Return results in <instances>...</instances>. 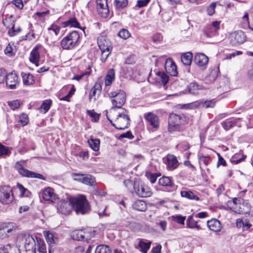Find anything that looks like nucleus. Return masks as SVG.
Instances as JSON below:
<instances>
[{
    "instance_id": "nucleus-1",
    "label": "nucleus",
    "mask_w": 253,
    "mask_h": 253,
    "mask_svg": "<svg viewBox=\"0 0 253 253\" xmlns=\"http://www.w3.org/2000/svg\"><path fill=\"white\" fill-rule=\"evenodd\" d=\"M71 201L73 209H75L77 214H84L89 211V203L84 196L82 195L78 197H71Z\"/></svg>"
},
{
    "instance_id": "nucleus-2",
    "label": "nucleus",
    "mask_w": 253,
    "mask_h": 253,
    "mask_svg": "<svg viewBox=\"0 0 253 253\" xmlns=\"http://www.w3.org/2000/svg\"><path fill=\"white\" fill-rule=\"evenodd\" d=\"M185 121L186 117L183 114H170L169 119V131L170 132L182 131L183 128L181 125L185 123Z\"/></svg>"
},
{
    "instance_id": "nucleus-3",
    "label": "nucleus",
    "mask_w": 253,
    "mask_h": 253,
    "mask_svg": "<svg viewBox=\"0 0 253 253\" xmlns=\"http://www.w3.org/2000/svg\"><path fill=\"white\" fill-rule=\"evenodd\" d=\"M79 38V33L77 31H74L70 33L61 40V46L64 49H72L78 44Z\"/></svg>"
},
{
    "instance_id": "nucleus-4",
    "label": "nucleus",
    "mask_w": 253,
    "mask_h": 253,
    "mask_svg": "<svg viewBox=\"0 0 253 253\" xmlns=\"http://www.w3.org/2000/svg\"><path fill=\"white\" fill-rule=\"evenodd\" d=\"M14 200L12 189L8 185L0 186V203L3 205H9Z\"/></svg>"
},
{
    "instance_id": "nucleus-5",
    "label": "nucleus",
    "mask_w": 253,
    "mask_h": 253,
    "mask_svg": "<svg viewBox=\"0 0 253 253\" xmlns=\"http://www.w3.org/2000/svg\"><path fill=\"white\" fill-rule=\"evenodd\" d=\"M127 183L130 185H133L134 192L139 197H150L152 194L149 189L142 183H140L137 181H134L133 183L129 180L124 181L125 184Z\"/></svg>"
},
{
    "instance_id": "nucleus-6",
    "label": "nucleus",
    "mask_w": 253,
    "mask_h": 253,
    "mask_svg": "<svg viewBox=\"0 0 253 253\" xmlns=\"http://www.w3.org/2000/svg\"><path fill=\"white\" fill-rule=\"evenodd\" d=\"M36 240L32 236L28 235L24 239V244L19 247L20 253H35Z\"/></svg>"
},
{
    "instance_id": "nucleus-7",
    "label": "nucleus",
    "mask_w": 253,
    "mask_h": 253,
    "mask_svg": "<svg viewBox=\"0 0 253 253\" xmlns=\"http://www.w3.org/2000/svg\"><path fill=\"white\" fill-rule=\"evenodd\" d=\"M129 121V118L127 110L123 109L122 111L117 116L114 126L118 129H125L128 127Z\"/></svg>"
},
{
    "instance_id": "nucleus-8",
    "label": "nucleus",
    "mask_w": 253,
    "mask_h": 253,
    "mask_svg": "<svg viewBox=\"0 0 253 253\" xmlns=\"http://www.w3.org/2000/svg\"><path fill=\"white\" fill-rule=\"evenodd\" d=\"M72 203L71 197L60 200L56 205L57 211L62 214H69L73 210Z\"/></svg>"
},
{
    "instance_id": "nucleus-9",
    "label": "nucleus",
    "mask_w": 253,
    "mask_h": 253,
    "mask_svg": "<svg viewBox=\"0 0 253 253\" xmlns=\"http://www.w3.org/2000/svg\"><path fill=\"white\" fill-rule=\"evenodd\" d=\"M15 169L18 171L19 173L23 176L29 178H37L42 180L45 179V177L42 175L25 169L18 162L15 163Z\"/></svg>"
},
{
    "instance_id": "nucleus-10",
    "label": "nucleus",
    "mask_w": 253,
    "mask_h": 253,
    "mask_svg": "<svg viewBox=\"0 0 253 253\" xmlns=\"http://www.w3.org/2000/svg\"><path fill=\"white\" fill-rule=\"evenodd\" d=\"M229 38L230 42L232 45L237 46L243 43L245 41L246 36L243 31L238 30L232 33Z\"/></svg>"
},
{
    "instance_id": "nucleus-11",
    "label": "nucleus",
    "mask_w": 253,
    "mask_h": 253,
    "mask_svg": "<svg viewBox=\"0 0 253 253\" xmlns=\"http://www.w3.org/2000/svg\"><path fill=\"white\" fill-rule=\"evenodd\" d=\"M96 2L98 14L102 17H107L109 13L107 0H96Z\"/></svg>"
},
{
    "instance_id": "nucleus-12",
    "label": "nucleus",
    "mask_w": 253,
    "mask_h": 253,
    "mask_svg": "<svg viewBox=\"0 0 253 253\" xmlns=\"http://www.w3.org/2000/svg\"><path fill=\"white\" fill-rule=\"evenodd\" d=\"M144 118L153 128L158 129L159 127V118L156 114L152 112L146 113L144 114Z\"/></svg>"
},
{
    "instance_id": "nucleus-13",
    "label": "nucleus",
    "mask_w": 253,
    "mask_h": 253,
    "mask_svg": "<svg viewBox=\"0 0 253 253\" xmlns=\"http://www.w3.org/2000/svg\"><path fill=\"white\" fill-rule=\"evenodd\" d=\"M125 102L126 93L120 90L116 97L112 100V103L114 106L112 109L115 110L116 108H121Z\"/></svg>"
},
{
    "instance_id": "nucleus-14",
    "label": "nucleus",
    "mask_w": 253,
    "mask_h": 253,
    "mask_svg": "<svg viewBox=\"0 0 253 253\" xmlns=\"http://www.w3.org/2000/svg\"><path fill=\"white\" fill-rule=\"evenodd\" d=\"M5 81L6 85L10 89H14L18 83V77L14 72H11L7 74V78Z\"/></svg>"
},
{
    "instance_id": "nucleus-15",
    "label": "nucleus",
    "mask_w": 253,
    "mask_h": 253,
    "mask_svg": "<svg viewBox=\"0 0 253 253\" xmlns=\"http://www.w3.org/2000/svg\"><path fill=\"white\" fill-rule=\"evenodd\" d=\"M2 228L4 229L5 234L7 236V238L14 235L17 231V226L16 223L14 222H2Z\"/></svg>"
},
{
    "instance_id": "nucleus-16",
    "label": "nucleus",
    "mask_w": 253,
    "mask_h": 253,
    "mask_svg": "<svg viewBox=\"0 0 253 253\" xmlns=\"http://www.w3.org/2000/svg\"><path fill=\"white\" fill-rule=\"evenodd\" d=\"M97 44L100 50H112L111 42L104 36H101L98 38Z\"/></svg>"
},
{
    "instance_id": "nucleus-17",
    "label": "nucleus",
    "mask_w": 253,
    "mask_h": 253,
    "mask_svg": "<svg viewBox=\"0 0 253 253\" xmlns=\"http://www.w3.org/2000/svg\"><path fill=\"white\" fill-rule=\"evenodd\" d=\"M219 29V22L213 21L212 24L209 25L206 30H205V35L208 38H211L216 34L217 30Z\"/></svg>"
},
{
    "instance_id": "nucleus-18",
    "label": "nucleus",
    "mask_w": 253,
    "mask_h": 253,
    "mask_svg": "<svg viewBox=\"0 0 253 253\" xmlns=\"http://www.w3.org/2000/svg\"><path fill=\"white\" fill-rule=\"evenodd\" d=\"M42 198L45 201H49L53 202L56 197L54 194L53 189L50 187L45 188L42 193Z\"/></svg>"
},
{
    "instance_id": "nucleus-19",
    "label": "nucleus",
    "mask_w": 253,
    "mask_h": 253,
    "mask_svg": "<svg viewBox=\"0 0 253 253\" xmlns=\"http://www.w3.org/2000/svg\"><path fill=\"white\" fill-rule=\"evenodd\" d=\"M209 61V58L203 53H198L194 57V62L199 66H204Z\"/></svg>"
},
{
    "instance_id": "nucleus-20",
    "label": "nucleus",
    "mask_w": 253,
    "mask_h": 253,
    "mask_svg": "<svg viewBox=\"0 0 253 253\" xmlns=\"http://www.w3.org/2000/svg\"><path fill=\"white\" fill-rule=\"evenodd\" d=\"M207 226L209 229L214 232H218L221 229L220 221L216 219H212L207 221Z\"/></svg>"
},
{
    "instance_id": "nucleus-21",
    "label": "nucleus",
    "mask_w": 253,
    "mask_h": 253,
    "mask_svg": "<svg viewBox=\"0 0 253 253\" xmlns=\"http://www.w3.org/2000/svg\"><path fill=\"white\" fill-rule=\"evenodd\" d=\"M87 234L84 230H76L72 232V237L74 240L77 241L83 240L85 238L87 240L88 237L87 236Z\"/></svg>"
},
{
    "instance_id": "nucleus-22",
    "label": "nucleus",
    "mask_w": 253,
    "mask_h": 253,
    "mask_svg": "<svg viewBox=\"0 0 253 253\" xmlns=\"http://www.w3.org/2000/svg\"><path fill=\"white\" fill-rule=\"evenodd\" d=\"M159 184L162 186L169 187L172 188V190H175L177 186L174 185L171 181V179L167 176H163L159 180Z\"/></svg>"
},
{
    "instance_id": "nucleus-23",
    "label": "nucleus",
    "mask_w": 253,
    "mask_h": 253,
    "mask_svg": "<svg viewBox=\"0 0 253 253\" xmlns=\"http://www.w3.org/2000/svg\"><path fill=\"white\" fill-rule=\"evenodd\" d=\"M21 75L22 78L23 84L25 85H29L33 84L35 83L34 76L29 73L22 72Z\"/></svg>"
},
{
    "instance_id": "nucleus-24",
    "label": "nucleus",
    "mask_w": 253,
    "mask_h": 253,
    "mask_svg": "<svg viewBox=\"0 0 253 253\" xmlns=\"http://www.w3.org/2000/svg\"><path fill=\"white\" fill-rule=\"evenodd\" d=\"M95 253H112V251L109 246L100 245L96 247ZM114 253H122V252L116 249L114 251Z\"/></svg>"
},
{
    "instance_id": "nucleus-25",
    "label": "nucleus",
    "mask_w": 253,
    "mask_h": 253,
    "mask_svg": "<svg viewBox=\"0 0 253 253\" xmlns=\"http://www.w3.org/2000/svg\"><path fill=\"white\" fill-rule=\"evenodd\" d=\"M240 120V118H236L234 119H228L221 123V126L223 128L228 130L235 126L237 121Z\"/></svg>"
},
{
    "instance_id": "nucleus-26",
    "label": "nucleus",
    "mask_w": 253,
    "mask_h": 253,
    "mask_svg": "<svg viewBox=\"0 0 253 253\" xmlns=\"http://www.w3.org/2000/svg\"><path fill=\"white\" fill-rule=\"evenodd\" d=\"M115 80V70L114 69H109L105 76V84L106 86H109Z\"/></svg>"
},
{
    "instance_id": "nucleus-27",
    "label": "nucleus",
    "mask_w": 253,
    "mask_h": 253,
    "mask_svg": "<svg viewBox=\"0 0 253 253\" xmlns=\"http://www.w3.org/2000/svg\"><path fill=\"white\" fill-rule=\"evenodd\" d=\"M39 48L37 46L35 47L30 53L29 60L32 63H36L39 61L40 54L39 52Z\"/></svg>"
},
{
    "instance_id": "nucleus-28",
    "label": "nucleus",
    "mask_w": 253,
    "mask_h": 253,
    "mask_svg": "<svg viewBox=\"0 0 253 253\" xmlns=\"http://www.w3.org/2000/svg\"><path fill=\"white\" fill-rule=\"evenodd\" d=\"M132 207L135 210L143 211L147 209L146 203L142 200H137L132 204Z\"/></svg>"
},
{
    "instance_id": "nucleus-29",
    "label": "nucleus",
    "mask_w": 253,
    "mask_h": 253,
    "mask_svg": "<svg viewBox=\"0 0 253 253\" xmlns=\"http://www.w3.org/2000/svg\"><path fill=\"white\" fill-rule=\"evenodd\" d=\"M193 58V54L191 52L183 53L181 56V59L183 64L190 65L191 64Z\"/></svg>"
},
{
    "instance_id": "nucleus-30",
    "label": "nucleus",
    "mask_w": 253,
    "mask_h": 253,
    "mask_svg": "<svg viewBox=\"0 0 253 253\" xmlns=\"http://www.w3.org/2000/svg\"><path fill=\"white\" fill-rule=\"evenodd\" d=\"M181 197L188 199L189 200L199 201V197L195 195L191 191H182L180 192Z\"/></svg>"
},
{
    "instance_id": "nucleus-31",
    "label": "nucleus",
    "mask_w": 253,
    "mask_h": 253,
    "mask_svg": "<svg viewBox=\"0 0 253 253\" xmlns=\"http://www.w3.org/2000/svg\"><path fill=\"white\" fill-rule=\"evenodd\" d=\"M152 244L151 241H148L145 242L142 240H140L138 246L140 248V251L143 253H147L148 251L149 250Z\"/></svg>"
},
{
    "instance_id": "nucleus-32",
    "label": "nucleus",
    "mask_w": 253,
    "mask_h": 253,
    "mask_svg": "<svg viewBox=\"0 0 253 253\" xmlns=\"http://www.w3.org/2000/svg\"><path fill=\"white\" fill-rule=\"evenodd\" d=\"M168 167L171 169H176L178 165V162L176 158L173 155H168L167 158Z\"/></svg>"
},
{
    "instance_id": "nucleus-33",
    "label": "nucleus",
    "mask_w": 253,
    "mask_h": 253,
    "mask_svg": "<svg viewBox=\"0 0 253 253\" xmlns=\"http://www.w3.org/2000/svg\"><path fill=\"white\" fill-rule=\"evenodd\" d=\"M36 243L38 246V250L40 253H46V248L44 241L40 238L35 237Z\"/></svg>"
},
{
    "instance_id": "nucleus-34",
    "label": "nucleus",
    "mask_w": 253,
    "mask_h": 253,
    "mask_svg": "<svg viewBox=\"0 0 253 253\" xmlns=\"http://www.w3.org/2000/svg\"><path fill=\"white\" fill-rule=\"evenodd\" d=\"M44 236L49 244H55L57 238L55 236V234L49 231H43Z\"/></svg>"
},
{
    "instance_id": "nucleus-35",
    "label": "nucleus",
    "mask_w": 253,
    "mask_h": 253,
    "mask_svg": "<svg viewBox=\"0 0 253 253\" xmlns=\"http://www.w3.org/2000/svg\"><path fill=\"white\" fill-rule=\"evenodd\" d=\"M64 27H70L81 29L80 23L75 18H71L64 23Z\"/></svg>"
},
{
    "instance_id": "nucleus-36",
    "label": "nucleus",
    "mask_w": 253,
    "mask_h": 253,
    "mask_svg": "<svg viewBox=\"0 0 253 253\" xmlns=\"http://www.w3.org/2000/svg\"><path fill=\"white\" fill-rule=\"evenodd\" d=\"M187 226L190 228H196L197 230H199L202 228L198 224V222L194 220L192 216H189L187 220Z\"/></svg>"
},
{
    "instance_id": "nucleus-37",
    "label": "nucleus",
    "mask_w": 253,
    "mask_h": 253,
    "mask_svg": "<svg viewBox=\"0 0 253 253\" xmlns=\"http://www.w3.org/2000/svg\"><path fill=\"white\" fill-rule=\"evenodd\" d=\"M90 147L94 151H97L99 149L100 140L99 139L90 138L88 140Z\"/></svg>"
},
{
    "instance_id": "nucleus-38",
    "label": "nucleus",
    "mask_w": 253,
    "mask_h": 253,
    "mask_svg": "<svg viewBox=\"0 0 253 253\" xmlns=\"http://www.w3.org/2000/svg\"><path fill=\"white\" fill-rule=\"evenodd\" d=\"M95 182V178L90 174H85L82 183L89 186H93Z\"/></svg>"
},
{
    "instance_id": "nucleus-39",
    "label": "nucleus",
    "mask_w": 253,
    "mask_h": 253,
    "mask_svg": "<svg viewBox=\"0 0 253 253\" xmlns=\"http://www.w3.org/2000/svg\"><path fill=\"white\" fill-rule=\"evenodd\" d=\"M200 89L199 85L195 83H191L188 86L189 92L194 95L198 94Z\"/></svg>"
},
{
    "instance_id": "nucleus-40",
    "label": "nucleus",
    "mask_w": 253,
    "mask_h": 253,
    "mask_svg": "<svg viewBox=\"0 0 253 253\" xmlns=\"http://www.w3.org/2000/svg\"><path fill=\"white\" fill-rule=\"evenodd\" d=\"M170 67L168 69L167 67L165 66L167 72L171 76H176L177 75L176 66L174 62L170 60Z\"/></svg>"
},
{
    "instance_id": "nucleus-41",
    "label": "nucleus",
    "mask_w": 253,
    "mask_h": 253,
    "mask_svg": "<svg viewBox=\"0 0 253 253\" xmlns=\"http://www.w3.org/2000/svg\"><path fill=\"white\" fill-rule=\"evenodd\" d=\"M51 103L52 101L50 99L43 101L40 107L41 111L44 113H46L50 109Z\"/></svg>"
},
{
    "instance_id": "nucleus-42",
    "label": "nucleus",
    "mask_w": 253,
    "mask_h": 253,
    "mask_svg": "<svg viewBox=\"0 0 253 253\" xmlns=\"http://www.w3.org/2000/svg\"><path fill=\"white\" fill-rule=\"evenodd\" d=\"M240 209H243V211L241 210V212L244 213H248L250 212L251 206L248 202L243 200V202H242L241 205H240Z\"/></svg>"
},
{
    "instance_id": "nucleus-43",
    "label": "nucleus",
    "mask_w": 253,
    "mask_h": 253,
    "mask_svg": "<svg viewBox=\"0 0 253 253\" xmlns=\"http://www.w3.org/2000/svg\"><path fill=\"white\" fill-rule=\"evenodd\" d=\"M240 156V154H235L231 158L232 162L237 164L244 161L246 157V156L242 155L241 157L239 158Z\"/></svg>"
},
{
    "instance_id": "nucleus-44",
    "label": "nucleus",
    "mask_w": 253,
    "mask_h": 253,
    "mask_svg": "<svg viewBox=\"0 0 253 253\" xmlns=\"http://www.w3.org/2000/svg\"><path fill=\"white\" fill-rule=\"evenodd\" d=\"M115 5L117 9H123L127 5V0H115Z\"/></svg>"
},
{
    "instance_id": "nucleus-45",
    "label": "nucleus",
    "mask_w": 253,
    "mask_h": 253,
    "mask_svg": "<svg viewBox=\"0 0 253 253\" xmlns=\"http://www.w3.org/2000/svg\"><path fill=\"white\" fill-rule=\"evenodd\" d=\"M17 186L20 192V196H28V194L30 193V192L27 189L25 188L22 184L20 183H17Z\"/></svg>"
},
{
    "instance_id": "nucleus-46",
    "label": "nucleus",
    "mask_w": 253,
    "mask_h": 253,
    "mask_svg": "<svg viewBox=\"0 0 253 253\" xmlns=\"http://www.w3.org/2000/svg\"><path fill=\"white\" fill-rule=\"evenodd\" d=\"M101 51V55L100 60L102 62H105L111 53L112 50H100Z\"/></svg>"
},
{
    "instance_id": "nucleus-47",
    "label": "nucleus",
    "mask_w": 253,
    "mask_h": 253,
    "mask_svg": "<svg viewBox=\"0 0 253 253\" xmlns=\"http://www.w3.org/2000/svg\"><path fill=\"white\" fill-rule=\"evenodd\" d=\"M157 75L160 77L161 81L164 85H166L169 82V77L165 73L162 72H158Z\"/></svg>"
},
{
    "instance_id": "nucleus-48",
    "label": "nucleus",
    "mask_w": 253,
    "mask_h": 253,
    "mask_svg": "<svg viewBox=\"0 0 253 253\" xmlns=\"http://www.w3.org/2000/svg\"><path fill=\"white\" fill-rule=\"evenodd\" d=\"M10 153V151L8 147L5 146L0 143V156L7 155Z\"/></svg>"
},
{
    "instance_id": "nucleus-49",
    "label": "nucleus",
    "mask_w": 253,
    "mask_h": 253,
    "mask_svg": "<svg viewBox=\"0 0 253 253\" xmlns=\"http://www.w3.org/2000/svg\"><path fill=\"white\" fill-rule=\"evenodd\" d=\"M7 73L4 68H0V84L4 83L7 78Z\"/></svg>"
},
{
    "instance_id": "nucleus-50",
    "label": "nucleus",
    "mask_w": 253,
    "mask_h": 253,
    "mask_svg": "<svg viewBox=\"0 0 253 253\" xmlns=\"http://www.w3.org/2000/svg\"><path fill=\"white\" fill-rule=\"evenodd\" d=\"M130 33L128 31L125 29H122L118 33V36L124 39H126L129 37Z\"/></svg>"
},
{
    "instance_id": "nucleus-51",
    "label": "nucleus",
    "mask_w": 253,
    "mask_h": 253,
    "mask_svg": "<svg viewBox=\"0 0 253 253\" xmlns=\"http://www.w3.org/2000/svg\"><path fill=\"white\" fill-rule=\"evenodd\" d=\"M134 136L132 135L131 132L130 131H127L126 133H124L121 134L118 138V139L120 140H122L123 138H126L129 139H132L133 138Z\"/></svg>"
},
{
    "instance_id": "nucleus-52",
    "label": "nucleus",
    "mask_w": 253,
    "mask_h": 253,
    "mask_svg": "<svg viewBox=\"0 0 253 253\" xmlns=\"http://www.w3.org/2000/svg\"><path fill=\"white\" fill-rule=\"evenodd\" d=\"M87 114L93 120L94 122H97L99 119V115L95 112L93 110H87Z\"/></svg>"
},
{
    "instance_id": "nucleus-53",
    "label": "nucleus",
    "mask_w": 253,
    "mask_h": 253,
    "mask_svg": "<svg viewBox=\"0 0 253 253\" xmlns=\"http://www.w3.org/2000/svg\"><path fill=\"white\" fill-rule=\"evenodd\" d=\"M160 175V174L157 173H149L147 174V178L152 183H154L156 181L157 177Z\"/></svg>"
},
{
    "instance_id": "nucleus-54",
    "label": "nucleus",
    "mask_w": 253,
    "mask_h": 253,
    "mask_svg": "<svg viewBox=\"0 0 253 253\" xmlns=\"http://www.w3.org/2000/svg\"><path fill=\"white\" fill-rule=\"evenodd\" d=\"M199 160L200 163H203L205 166H207L211 161V158L210 156H199Z\"/></svg>"
},
{
    "instance_id": "nucleus-55",
    "label": "nucleus",
    "mask_w": 253,
    "mask_h": 253,
    "mask_svg": "<svg viewBox=\"0 0 253 253\" xmlns=\"http://www.w3.org/2000/svg\"><path fill=\"white\" fill-rule=\"evenodd\" d=\"M237 224L238 225L239 224L243 225V230L244 231L246 230H248L252 226V224L250 223L249 222H244L242 220L237 219Z\"/></svg>"
},
{
    "instance_id": "nucleus-56",
    "label": "nucleus",
    "mask_w": 253,
    "mask_h": 253,
    "mask_svg": "<svg viewBox=\"0 0 253 253\" xmlns=\"http://www.w3.org/2000/svg\"><path fill=\"white\" fill-rule=\"evenodd\" d=\"M28 121V117L26 114H23L20 116L19 123L22 126L26 125Z\"/></svg>"
},
{
    "instance_id": "nucleus-57",
    "label": "nucleus",
    "mask_w": 253,
    "mask_h": 253,
    "mask_svg": "<svg viewBox=\"0 0 253 253\" xmlns=\"http://www.w3.org/2000/svg\"><path fill=\"white\" fill-rule=\"evenodd\" d=\"M11 248V246L9 244L0 245V253H9Z\"/></svg>"
},
{
    "instance_id": "nucleus-58",
    "label": "nucleus",
    "mask_w": 253,
    "mask_h": 253,
    "mask_svg": "<svg viewBox=\"0 0 253 253\" xmlns=\"http://www.w3.org/2000/svg\"><path fill=\"white\" fill-rule=\"evenodd\" d=\"M183 41L190 39L191 36V32L189 30H184L181 33Z\"/></svg>"
},
{
    "instance_id": "nucleus-59",
    "label": "nucleus",
    "mask_w": 253,
    "mask_h": 253,
    "mask_svg": "<svg viewBox=\"0 0 253 253\" xmlns=\"http://www.w3.org/2000/svg\"><path fill=\"white\" fill-rule=\"evenodd\" d=\"M90 73H91L90 71H86L80 75H77L74 76V77L73 78V79L79 81L80 80H81L83 77H84L85 76L88 77L90 75Z\"/></svg>"
},
{
    "instance_id": "nucleus-60",
    "label": "nucleus",
    "mask_w": 253,
    "mask_h": 253,
    "mask_svg": "<svg viewBox=\"0 0 253 253\" xmlns=\"http://www.w3.org/2000/svg\"><path fill=\"white\" fill-rule=\"evenodd\" d=\"M216 7V3L212 2L207 8V12L209 15L211 16L215 12V8Z\"/></svg>"
},
{
    "instance_id": "nucleus-61",
    "label": "nucleus",
    "mask_w": 253,
    "mask_h": 253,
    "mask_svg": "<svg viewBox=\"0 0 253 253\" xmlns=\"http://www.w3.org/2000/svg\"><path fill=\"white\" fill-rule=\"evenodd\" d=\"M84 174H85L73 173L72 175L74 180L82 182V179L84 178Z\"/></svg>"
},
{
    "instance_id": "nucleus-62",
    "label": "nucleus",
    "mask_w": 253,
    "mask_h": 253,
    "mask_svg": "<svg viewBox=\"0 0 253 253\" xmlns=\"http://www.w3.org/2000/svg\"><path fill=\"white\" fill-rule=\"evenodd\" d=\"M21 31L20 28H18L16 30L14 29V25H13L11 28L8 31V35L10 37H13L17 35Z\"/></svg>"
},
{
    "instance_id": "nucleus-63",
    "label": "nucleus",
    "mask_w": 253,
    "mask_h": 253,
    "mask_svg": "<svg viewBox=\"0 0 253 253\" xmlns=\"http://www.w3.org/2000/svg\"><path fill=\"white\" fill-rule=\"evenodd\" d=\"M172 218L173 220L177 222L178 223L180 224H184V220L185 219V217H183L181 215H176L175 216H173Z\"/></svg>"
},
{
    "instance_id": "nucleus-64",
    "label": "nucleus",
    "mask_w": 253,
    "mask_h": 253,
    "mask_svg": "<svg viewBox=\"0 0 253 253\" xmlns=\"http://www.w3.org/2000/svg\"><path fill=\"white\" fill-rule=\"evenodd\" d=\"M8 105L12 109L14 110L20 107V102L18 100H14L8 102Z\"/></svg>"
}]
</instances>
